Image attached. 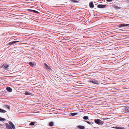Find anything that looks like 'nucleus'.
I'll return each mask as SVG.
<instances>
[{
    "instance_id": "ddd939ff",
    "label": "nucleus",
    "mask_w": 129,
    "mask_h": 129,
    "mask_svg": "<svg viewBox=\"0 0 129 129\" xmlns=\"http://www.w3.org/2000/svg\"><path fill=\"white\" fill-rule=\"evenodd\" d=\"M24 94L26 95H31L32 93H31L28 92L27 91H26L24 93Z\"/></svg>"
},
{
    "instance_id": "72a5a7b5",
    "label": "nucleus",
    "mask_w": 129,
    "mask_h": 129,
    "mask_svg": "<svg viewBox=\"0 0 129 129\" xmlns=\"http://www.w3.org/2000/svg\"><path fill=\"white\" fill-rule=\"evenodd\" d=\"M102 119H103V120H106V119H106V118H102Z\"/></svg>"
},
{
    "instance_id": "e433bc0d",
    "label": "nucleus",
    "mask_w": 129,
    "mask_h": 129,
    "mask_svg": "<svg viewBox=\"0 0 129 129\" xmlns=\"http://www.w3.org/2000/svg\"><path fill=\"white\" fill-rule=\"evenodd\" d=\"M128 3H129V4H128V6H129V2H128Z\"/></svg>"
},
{
    "instance_id": "2f4dec72",
    "label": "nucleus",
    "mask_w": 129,
    "mask_h": 129,
    "mask_svg": "<svg viewBox=\"0 0 129 129\" xmlns=\"http://www.w3.org/2000/svg\"><path fill=\"white\" fill-rule=\"evenodd\" d=\"M7 129H12V128L11 126H9V127L7 128Z\"/></svg>"
},
{
    "instance_id": "9b49d317",
    "label": "nucleus",
    "mask_w": 129,
    "mask_h": 129,
    "mask_svg": "<svg viewBox=\"0 0 129 129\" xmlns=\"http://www.w3.org/2000/svg\"><path fill=\"white\" fill-rule=\"evenodd\" d=\"M29 65L32 67H33L34 66L36 65V63L35 62L33 63L32 62H30L29 63Z\"/></svg>"
},
{
    "instance_id": "2eb2a0df",
    "label": "nucleus",
    "mask_w": 129,
    "mask_h": 129,
    "mask_svg": "<svg viewBox=\"0 0 129 129\" xmlns=\"http://www.w3.org/2000/svg\"><path fill=\"white\" fill-rule=\"evenodd\" d=\"M70 1L71 2H73L74 3H78L79 2L75 0H70Z\"/></svg>"
},
{
    "instance_id": "c9c22d12",
    "label": "nucleus",
    "mask_w": 129,
    "mask_h": 129,
    "mask_svg": "<svg viewBox=\"0 0 129 129\" xmlns=\"http://www.w3.org/2000/svg\"><path fill=\"white\" fill-rule=\"evenodd\" d=\"M2 125V124H0V127Z\"/></svg>"
},
{
    "instance_id": "412c9836",
    "label": "nucleus",
    "mask_w": 129,
    "mask_h": 129,
    "mask_svg": "<svg viewBox=\"0 0 129 129\" xmlns=\"http://www.w3.org/2000/svg\"><path fill=\"white\" fill-rule=\"evenodd\" d=\"M119 27H124V24H120L119 25Z\"/></svg>"
},
{
    "instance_id": "9d476101",
    "label": "nucleus",
    "mask_w": 129,
    "mask_h": 129,
    "mask_svg": "<svg viewBox=\"0 0 129 129\" xmlns=\"http://www.w3.org/2000/svg\"><path fill=\"white\" fill-rule=\"evenodd\" d=\"M6 90L9 92H11L12 91V89L10 87H8L6 88Z\"/></svg>"
},
{
    "instance_id": "473e14b6",
    "label": "nucleus",
    "mask_w": 129,
    "mask_h": 129,
    "mask_svg": "<svg viewBox=\"0 0 129 129\" xmlns=\"http://www.w3.org/2000/svg\"><path fill=\"white\" fill-rule=\"evenodd\" d=\"M106 1L108 2H111L112 1V0H107Z\"/></svg>"
},
{
    "instance_id": "39448f33",
    "label": "nucleus",
    "mask_w": 129,
    "mask_h": 129,
    "mask_svg": "<svg viewBox=\"0 0 129 129\" xmlns=\"http://www.w3.org/2000/svg\"><path fill=\"white\" fill-rule=\"evenodd\" d=\"M107 6L106 5H103L99 4L98 5L97 7L100 9H102L106 7Z\"/></svg>"
},
{
    "instance_id": "b1692460",
    "label": "nucleus",
    "mask_w": 129,
    "mask_h": 129,
    "mask_svg": "<svg viewBox=\"0 0 129 129\" xmlns=\"http://www.w3.org/2000/svg\"><path fill=\"white\" fill-rule=\"evenodd\" d=\"M6 120V119L3 118H2L1 117H0V121H5Z\"/></svg>"
},
{
    "instance_id": "a878e982",
    "label": "nucleus",
    "mask_w": 129,
    "mask_h": 129,
    "mask_svg": "<svg viewBox=\"0 0 129 129\" xmlns=\"http://www.w3.org/2000/svg\"><path fill=\"white\" fill-rule=\"evenodd\" d=\"M9 124L11 125V126L13 124V123L11 121H10L9 122Z\"/></svg>"
},
{
    "instance_id": "f704fd0d",
    "label": "nucleus",
    "mask_w": 129,
    "mask_h": 129,
    "mask_svg": "<svg viewBox=\"0 0 129 129\" xmlns=\"http://www.w3.org/2000/svg\"><path fill=\"white\" fill-rule=\"evenodd\" d=\"M127 126L128 127H129V124L127 125Z\"/></svg>"
},
{
    "instance_id": "bb28decb",
    "label": "nucleus",
    "mask_w": 129,
    "mask_h": 129,
    "mask_svg": "<svg viewBox=\"0 0 129 129\" xmlns=\"http://www.w3.org/2000/svg\"><path fill=\"white\" fill-rule=\"evenodd\" d=\"M120 127L115 126L113 127V128L117 129H119Z\"/></svg>"
},
{
    "instance_id": "f3484780",
    "label": "nucleus",
    "mask_w": 129,
    "mask_h": 129,
    "mask_svg": "<svg viewBox=\"0 0 129 129\" xmlns=\"http://www.w3.org/2000/svg\"><path fill=\"white\" fill-rule=\"evenodd\" d=\"M77 114V113H71V115L72 116H74L76 115Z\"/></svg>"
},
{
    "instance_id": "dca6fc26",
    "label": "nucleus",
    "mask_w": 129,
    "mask_h": 129,
    "mask_svg": "<svg viewBox=\"0 0 129 129\" xmlns=\"http://www.w3.org/2000/svg\"><path fill=\"white\" fill-rule=\"evenodd\" d=\"M37 123L36 122H31L29 124V125H34Z\"/></svg>"
},
{
    "instance_id": "f257e3e1",
    "label": "nucleus",
    "mask_w": 129,
    "mask_h": 129,
    "mask_svg": "<svg viewBox=\"0 0 129 129\" xmlns=\"http://www.w3.org/2000/svg\"><path fill=\"white\" fill-rule=\"evenodd\" d=\"M122 113L124 114H128L129 113V109L128 106H125L122 107V110L121 111Z\"/></svg>"
},
{
    "instance_id": "cd10ccee",
    "label": "nucleus",
    "mask_w": 129,
    "mask_h": 129,
    "mask_svg": "<svg viewBox=\"0 0 129 129\" xmlns=\"http://www.w3.org/2000/svg\"><path fill=\"white\" fill-rule=\"evenodd\" d=\"M114 7L116 9H119V7L116 6H114Z\"/></svg>"
},
{
    "instance_id": "c756f323",
    "label": "nucleus",
    "mask_w": 129,
    "mask_h": 129,
    "mask_svg": "<svg viewBox=\"0 0 129 129\" xmlns=\"http://www.w3.org/2000/svg\"><path fill=\"white\" fill-rule=\"evenodd\" d=\"M124 25L125 26H129V24H124Z\"/></svg>"
},
{
    "instance_id": "f03ea898",
    "label": "nucleus",
    "mask_w": 129,
    "mask_h": 129,
    "mask_svg": "<svg viewBox=\"0 0 129 129\" xmlns=\"http://www.w3.org/2000/svg\"><path fill=\"white\" fill-rule=\"evenodd\" d=\"M95 122L99 125H102L104 123L103 121L101 120L100 119H94Z\"/></svg>"
},
{
    "instance_id": "6ab92c4d",
    "label": "nucleus",
    "mask_w": 129,
    "mask_h": 129,
    "mask_svg": "<svg viewBox=\"0 0 129 129\" xmlns=\"http://www.w3.org/2000/svg\"><path fill=\"white\" fill-rule=\"evenodd\" d=\"M86 122L88 124H89L90 125H91L93 123V122H89L88 121H86Z\"/></svg>"
},
{
    "instance_id": "1a4fd4ad",
    "label": "nucleus",
    "mask_w": 129,
    "mask_h": 129,
    "mask_svg": "<svg viewBox=\"0 0 129 129\" xmlns=\"http://www.w3.org/2000/svg\"><path fill=\"white\" fill-rule=\"evenodd\" d=\"M54 124V123L52 121L50 122L49 123V126L50 127L53 126Z\"/></svg>"
},
{
    "instance_id": "c85d7f7f",
    "label": "nucleus",
    "mask_w": 129,
    "mask_h": 129,
    "mask_svg": "<svg viewBox=\"0 0 129 129\" xmlns=\"http://www.w3.org/2000/svg\"><path fill=\"white\" fill-rule=\"evenodd\" d=\"M11 126L12 128L13 129H14L15 128V126L14 125V124H13L12 125H11Z\"/></svg>"
},
{
    "instance_id": "0eeeda50",
    "label": "nucleus",
    "mask_w": 129,
    "mask_h": 129,
    "mask_svg": "<svg viewBox=\"0 0 129 129\" xmlns=\"http://www.w3.org/2000/svg\"><path fill=\"white\" fill-rule=\"evenodd\" d=\"M3 68L5 70H7L9 69L8 67H9V66L8 64H5L3 65Z\"/></svg>"
},
{
    "instance_id": "423d86ee",
    "label": "nucleus",
    "mask_w": 129,
    "mask_h": 129,
    "mask_svg": "<svg viewBox=\"0 0 129 129\" xmlns=\"http://www.w3.org/2000/svg\"><path fill=\"white\" fill-rule=\"evenodd\" d=\"M19 41H13L12 42H10L9 43H8L7 45H12L13 44L17 43L18 42H19Z\"/></svg>"
},
{
    "instance_id": "a211bd4d",
    "label": "nucleus",
    "mask_w": 129,
    "mask_h": 129,
    "mask_svg": "<svg viewBox=\"0 0 129 129\" xmlns=\"http://www.w3.org/2000/svg\"><path fill=\"white\" fill-rule=\"evenodd\" d=\"M88 118V116H84L83 117V118L84 120H87Z\"/></svg>"
},
{
    "instance_id": "f8f14e48",
    "label": "nucleus",
    "mask_w": 129,
    "mask_h": 129,
    "mask_svg": "<svg viewBox=\"0 0 129 129\" xmlns=\"http://www.w3.org/2000/svg\"><path fill=\"white\" fill-rule=\"evenodd\" d=\"M77 127L79 129H84L85 128V126L82 125H78L77 126Z\"/></svg>"
},
{
    "instance_id": "4468645a",
    "label": "nucleus",
    "mask_w": 129,
    "mask_h": 129,
    "mask_svg": "<svg viewBox=\"0 0 129 129\" xmlns=\"http://www.w3.org/2000/svg\"><path fill=\"white\" fill-rule=\"evenodd\" d=\"M6 112V111L3 109L0 108V113H5Z\"/></svg>"
},
{
    "instance_id": "4be33fe9",
    "label": "nucleus",
    "mask_w": 129,
    "mask_h": 129,
    "mask_svg": "<svg viewBox=\"0 0 129 129\" xmlns=\"http://www.w3.org/2000/svg\"><path fill=\"white\" fill-rule=\"evenodd\" d=\"M5 107L8 109H10V107L8 105H5Z\"/></svg>"
},
{
    "instance_id": "20e7f679",
    "label": "nucleus",
    "mask_w": 129,
    "mask_h": 129,
    "mask_svg": "<svg viewBox=\"0 0 129 129\" xmlns=\"http://www.w3.org/2000/svg\"><path fill=\"white\" fill-rule=\"evenodd\" d=\"M90 82H92L93 83L97 85H99L100 84V82L97 80H92L90 81Z\"/></svg>"
},
{
    "instance_id": "6e6552de",
    "label": "nucleus",
    "mask_w": 129,
    "mask_h": 129,
    "mask_svg": "<svg viewBox=\"0 0 129 129\" xmlns=\"http://www.w3.org/2000/svg\"><path fill=\"white\" fill-rule=\"evenodd\" d=\"M89 6L91 8H94V5L93 2H92L89 3Z\"/></svg>"
},
{
    "instance_id": "393cba45",
    "label": "nucleus",
    "mask_w": 129,
    "mask_h": 129,
    "mask_svg": "<svg viewBox=\"0 0 129 129\" xmlns=\"http://www.w3.org/2000/svg\"><path fill=\"white\" fill-rule=\"evenodd\" d=\"M33 13H35L37 14H39V12L34 10Z\"/></svg>"
},
{
    "instance_id": "7c9ffc66",
    "label": "nucleus",
    "mask_w": 129,
    "mask_h": 129,
    "mask_svg": "<svg viewBox=\"0 0 129 129\" xmlns=\"http://www.w3.org/2000/svg\"><path fill=\"white\" fill-rule=\"evenodd\" d=\"M119 129H126L124 127H120Z\"/></svg>"
},
{
    "instance_id": "7ed1b4c3",
    "label": "nucleus",
    "mask_w": 129,
    "mask_h": 129,
    "mask_svg": "<svg viewBox=\"0 0 129 129\" xmlns=\"http://www.w3.org/2000/svg\"><path fill=\"white\" fill-rule=\"evenodd\" d=\"M44 65L45 66V68L49 72H52V70L50 67L45 63H44Z\"/></svg>"
},
{
    "instance_id": "5701e85b",
    "label": "nucleus",
    "mask_w": 129,
    "mask_h": 129,
    "mask_svg": "<svg viewBox=\"0 0 129 129\" xmlns=\"http://www.w3.org/2000/svg\"><path fill=\"white\" fill-rule=\"evenodd\" d=\"M27 11H28L33 13L34 10L30 9H27Z\"/></svg>"
},
{
    "instance_id": "aec40b11",
    "label": "nucleus",
    "mask_w": 129,
    "mask_h": 129,
    "mask_svg": "<svg viewBox=\"0 0 129 129\" xmlns=\"http://www.w3.org/2000/svg\"><path fill=\"white\" fill-rule=\"evenodd\" d=\"M6 126V128L7 129L9 127V126H10L9 124L7 123H6L5 124Z\"/></svg>"
},
{
    "instance_id": "4c0bfd02",
    "label": "nucleus",
    "mask_w": 129,
    "mask_h": 129,
    "mask_svg": "<svg viewBox=\"0 0 129 129\" xmlns=\"http://www.w3.org/2000/svg\"><path fill=\"white\" fill-rule=\"evenodd\" d=\"M127 1H128L129 0H127Z\"/></svg>"
}]
</instances>
